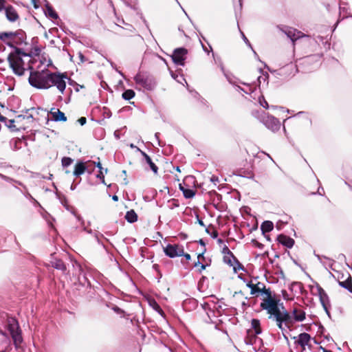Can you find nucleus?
Returning a JSON list of instances; mask_svg holds the SVG:
<instances>
[{
    "instance_id": "1",
    "label": "nucleus",
    "mask_w": 352,
    "mask_h": 352,
    "mask_svg": "<svg viewBox=\"0 0 352 352\" xmlns=\"http://www.w3.org/2000/svg\"><path fill=\"white\" fill-rule=\"evenodd\" d=\"M8 60L14 73L18 76L23 75L27 69H32V67L29 65L32 60L31 55L23 53L19 49L10 54Z\"/></svg>"
},
{
    "instance_id": "2",
    "label": "nucleus",
    "mask_w": 352,
    "mask_h": 352,
    "mask_svg": "<svg viewBox=\"0 0 352 352\" xmlns=\"http://www.w3.org/2000/svg\"><path fill=\"white\" fill-rule=\"evenodd\" d=\"M208 297L203 298L202 302H199V316L206 323H211L214 324V329H217V324L216 323V316L214 309L216 305L214 302L210 303L208 301Z\"/></svg>"
},
{
    "instance_id": "3",
    "label": "nucleus",
    "mask_w": 352,
    "mask_h": 352,
    "mask_svg": "<svg viewBox=\"0 0 352 352\" xmlns=\"http://www.w3.org/2000/svg\"><path fill=\"white\" fill-rule=\"evenodd\" d=\"M50 74L51 72L46 69L32 70L28 78L29 83L35 88L47 89Z\"/></svg>"
},
{
    "instance_id": "4",
    "label": "nucleus",
    "mask_w": 352,
    "mask_h": 352,
    "mask_svg": "<svg viewBox=\"0 0 352 352\" xmlns=\"http://www.w3.org/2000/svg\"><path fill=\"white\" fill-rule=\"evenodd\" d=\"M67 80H68V77L66 73L51 72L48 80V89L54 87L61 94H63L66 88Z\"/></svg>"
},
{
    "instance_id": "5",
    "label": "nucleus",
    "mask_w": 352,
    "mask_h": 352,
    "mask_svg": "<svg viewBox=\"0 0 352 352\" xmlns=\"http://www.w3.org/2000/svg\"><path fill=\"white\" fill-rule=\"evenodd\" d=\"M8 330L12 338L14 344L16 348L20 347L21 344L23 342V338L21 335L19 327L16 320L14 318L8 320Z\"/></svg>"
},
{
    "instance_id": "6",
    "label": "nucleus",
    "mask_w": 352,
    "mask_h": 352,
    "mask_svg": "<svg viewBox=\"0 0 352 352\" xmlns=\"http://www.w3.org/2000/svg\"><path fill=\"white\" fill-rule=\"evenodd\" d=\"M261 122L272 132L278 131L280 128V122L278 119L269 114L265 115L262 118Z\"/></svg>"
},
{
    "instance_id": "7",
    "label": "nucleus",
    "mask_w": 352,
    "mask_h": 352,
    "mask_svg": "<svg viewBox=\"0 0 352 352\" xmlns=\"http://www.w3.org/2000/svg\"><path fill=\"white\" fill-rule=\"evenodd\" d=\"M278 28L283 32L293 43L299 38L308 37V35L291 27H284V28H282L280 26H278Z\"/></svg>"
},
{
    "instance_id": "8",
    "label": "nucleus",
    "mask_w": 352,
    "mask_h": 352,
    "mask_svg": "<svg viewBox=\"0 0 352 352\" xmlns=\"http://www.w3.org/2000/svg\"><path fill=\"white\" fill-rule=\"evenodd\" d=\"M164 252L168 256L174 258L183 255L184 249L179 245L168 244L166 248H164Z\"/></svg>"
},
{
    "instance_id": "9",
    "label": "nucleus",
    "mask_w": 352,
    "mask_h": 352,
    "mask_svg": "<svg viewBox=\"0 0 352 352\" xmlns=\"http://www.w3.org/2000/svg\"><path fill=\"white\" fill-rule=\"evenodd\" d=\"M268 302H270V301ZM260 307L263 310H265L268 314H270L269 318H275L279 316L280 309L279 305H273L272 304L268 303L265 304L261 302Z\"/></svg>"
},
{
    "instance_id": "10",
    "label": "nucleus",
    "mask_w": 352,
    "mask_h": 352,
    "mask_svg": "<svg viewBox=\"0 0 352 352\" xmlns=\"http://www.w3.org/2000/svg\"><path fill=\"white\" fill-rule=\"evenodd\" d=\"M187 50L185 48H177L174 50L172 55L173 62L178 65H184Z\"/></svg>"
},
{
    "instance_id": "11",
    "label": "nucleus",
    "mask_w": 352,
    "mask_h": 352,
    "mask_svg": "<svg viewBox=\"0 0 352 352\" xmlns=\"http://www.w3.org/2000/svg\"><path fill=\"white\" fill-rule=\"evenodd\" d=\"M192 179L191 177H187L184 179L183 184H179V188L183 192V194L186 198H191L195 195L196 190L193 188H189L185 187L187 186V183Z\"/></svg>"
},
{
    "instance_id": "12",
    "label": "nucleus",
    "mask_w": 352,
    "mask_h": 352,
    "mask_svg": "<svg viewBox=\"0 0 352 352\" xmlns=\"http://www.w3.org/2000/svg\"><path fill=\"white\" fill-rule=\"evenodd\" d=\"M4 12L6 19L10 22H16L19 19V14L14 6L9 4V6L6 7V9Z\"/></svg>"
},
{
    "instance_id": "13",
    "label": "nucleus",
    "mask_w": 352,
    "mask_h": 352,
    "mask_svg": "<svg viewBox=\"0 0 352 352\" xmlns=\"http://www.w3.org/2000/svg\"><path fill=\"white\" fill-rule=\"evenodd\" d=\"M222 253L224 255L228 254L232 256L233 258V261L234 262V272H236L237 271L241 270L243 271H245V268L243 265L239 261V260L236 258V256L234 255V254L230 250V249L228 248L227 245H224Z\"/></svg>"
},
{
    "instance_id": "14",
    "label": "nucleus",
    "mask_w": 352,
    "mask_h": 352,
    "mask_svg": "<svg viewBox=\"0 0 352 352\" xmlns=\"http://www.w3.org/2000/svg\"><path fill=\"white\" fill-rule=\"evenodd\" d=\"M277 241L289 249L292 248L295 243V241L292 238L283 234H280L277 236Z\"/></svg>"
},
{
    "instance_id": "15",
    "label": "nucleus",
    "mask_w": 352,
    "mask_h": 352,
    "mask_svg": "<svg viewBox=\"0 0 352 352\" xmlns=\"http://www.w3.org/2000/svg\"><path fill=\"white\" fill-rule=\"evenodd\" d=\"M50 113L52 116V120L56 122H65L67 120V117L65 116V113L58 109L52 108Z\"/></svg>"
},
{
    "instance_id": "16",
    "label": "nucleus",
    "mask_w": 352,
    "mask_h": 352,
    "mask_svg": "<svg viewBox=\"0 0 352 352\" xmlns=\"http://www.w3.org/2000/svg\"><path fill=\"white\" fill-rule=\"evenodd\" d=\"M316 289L322 306H324L326 304H330V300L327 294L318 284L316 285Z\"/></svg>"
},
{
    "instance_id": "17",
    "label": "nucleus",
    "mask_w": 352,
    "mask_h": 352,
    "mask_svg": "<svg viewBox=\"0 0 352 352\" xmlns=\"http://www.w3.org/2000/svg\"><path fill=\"white\" fill-rule=\"evenodd\" d=\"M289 289L295 295H301L303 293L304 287L302 283L294 281L290 284Z\"/></svg>"
},
{
    "instance_id": "18",
    "label": "nucleus",
    "mask_w": 352,
    "mask_h": 352,
    "mask_svg": "<svg viewBox=\"0 0 352 352\" xmlns=\"http://www.w3.org/2000/svg\"><path fill=\"white\" fill-rule=\"evenodd\" d=\"M311 336L307 333H301L298 335V339L296 342L302 348L305 349L308 345L309 342L311 340Z\"/></svg>"
},
{
    "instance_id": "19",
    "label": "nucleus",
    "mask_w": 352,
    "mask_h": 352,
    "mask_svg": "<svg viewBox=\"0 0 352 352\" xmlns=\"http://www.w3.org/2000/svg\"><path fill=\"white\" fill-rule=\"evenodd\" d=\"M220 67L225 77L228 80V81L232 85L236 86L238 83L241 82L239 80L233 76L231 73L226 72L223 66V64L220 63Z\"/></svg>"
},
{
    "instance_id": "20",
    "label": "nucleus",
    "mask_w": 352,
    "mask_h": 352,
    "mask_svg": "<svg viewBox=\"0 0 352 352\" xmlns=\"http://www.w3.org/2000/svg\"><path fill=\"white\" fill-rule=\"evenodd\" d=\"M199 44L201 45L204 52L207 54L209 55L210 53H212V56L213 57V59L215 62V63H217L218 62L221 63V60L219 57H215V54L212 51V48L211 45L209 43L204 44L201 42V41L199 39Z\"/></svg>"
},
{
    "instance_id": "21",
    "label": "nucleus",
    "mask_w": 352,
    "mask_h": 352,
    "mask_svg": "<svg viewBox=\"0 0 352 352\" xmlns=\"http://www.w3.org/2000/svg\"><path fill=\"white\" fill-rule=\"evenodd\" d=\"M87 170V166L85 163L79 162L76 163L74 167V175L76 177H78L82 175Z\"/></svg>"
},
{
    "instance_id": "22",
    "label": "nucleus",
    "mask_w": 352,
    "mask_h": 352,
    "mask_svg": "<svg viewBox=\"0 0 352 352\" xmlns=\"http://www.w3.org/2000/svg\"><path fill=\"white\" fill-rule=\"evenodd\" d=\"M134 80L138 85H141L143 87L149 88L148 80L143 75L140 74H137L135 76Z\"/></svg>"
},
{
    "instance_id": "23",
    "label": "nucleus",
    "mask_w": 352,
    "mask_h": 352,
    "mask_svg": "<svg viewBox=\"0 0 352 352\" xmlns=\"http://www.w3.org/2000/svg\"><path fill=\"white\" fill-rule=\"evenodd\" d=\"M274 228V224L271 221H264L261 226L263 234L271 232Z\"/></svg>"
},
{
    "instance_id": "24",
    "label": "nucleus",
    "mask_w": 352,
    "mask_h": 352,
    "mask_svg": "<svg viewBox=\"0 0 352 352\" xmlns=\"http://www.w3.org/2000/svg\"><path fill=\"white\" fill-rule=\"evenodd\" d=\"M142 155L144 156L146 163L149 165L151 169L154 172V173H157V166L152 162L151 157L144 151H140V149H138Z\"/></svg>"
},
{
    "instance_id": "25",
    "label": "nucleus",
    "mask_w": 352,
    "mask_h": 352,
    "mask_svg": "<svg viewBox=\"0 0 352 352\" xmlns=\"http://www.w3.org/2000/svg\"><path fill=\"white\" fill-rule=\"evenodd\" d=\"M282 311L279 313V318L282 321L287 323L289 322L291 320V316L289 313L284 308L283 303L280 304Z\"/></svg>"
},
{
    "instance_id": "26",
    "label": "nucleus",
    "mask_w": 352,
    "mask_h": 352,
    "mask_svg": "<svg viewBox=\"0 0 352 352\" xmlns=\"http://www.w3.org/2000/svg\"><path fill=\"white\" fill-rule=\"evenodd\" d=\"M251 326H252V328L254 331V333L255 335H259V334L261 333L262 330H261V322H260V320L258 319L253 318L251 320Z\"/></svg>"
},
{
    "instance_id": "27",
    "label": "nucleus",
    "mask_w": 352,
    "mask_h": 352,
    "mask_svg": "<svg viewBox=\"0 0 352 352\" xmlns=\"http://www.w3.org/2000/svg\"><path fill=\"white\" fill-rule=\"evenodd\" d=\"M256 336L257 335H255L254 333L252 334L251 330H248L247 336L244 338V342L245 343V344L253 345L256 338Z\"/></svg>"
},
{
    "instance_id": "28",
    "label": "nucleus",
    "mask_w": 352,
    "mask_h": 352,
    "mask_svg": "<svg viewBox=\"0 0 352 352\" xmlns=\"http://www.w3.org/2000/svg\"><path fill=\"white\" fill-rule=\"evenodd\" d=\"M50 263H51V265L57 270H60L62 271H65L66 270V267H65V264L60 259L55 258V259L52 260Z\"/></svg>"
},
{
    "instance_id": "29",
    "label": "nucleus",
    "mask_w": 352,
    "mask_h": 352,
    "mask_svg": "<svg viewBox=\"0 0 352 352\" xmlns=\"http://www.w3.org/2000/svg\"><path fill=\"white\" fill-rule=\"evenodd\" d=\"M338 284L340 287L347 289L349 292L352 293V281L350 276L344 281H339Z\"/></svg>"
},
{
    "instance_id": "30",
    "label": "nucleus",
    "mask_w": 352,
    "mask_h": 352,
    "mask_svg": "<svg viewBox=\"0 0 352 352\" xmlns=\"http://www.w3.org/2000/svg\"><path fill=\"white\" fill-rule=\"evenodd\" d=\"M259 73L261 74L257 78L258 80V85L260 86L261 83V80H263L264 82H266V84H268V79H269V74L267 72H264L263 70L260 68L258 69Z\"/></svg>"
},
{
    "instance_id": "31",
    "label": "nucleus",
    "mask_w": 352,
    "mask_h": 352,
    "mask_svg": "<svg viewBox=\"0 0 352 352\" xmlns=\"http://www.w3.org/2000/svg\"><path fill=\"white\" fill-rule=\"evenodd\" d=\"M339 10H340V16L342 14V19L346 18L349 14V7L348 4L346 3H342L340 4L339 6Z\"/></svg>"
},
{
    "instance_id": "32",
    "label": "nucleus",
    "mask_w": 352,
    "mask_h": 352,
    "mask_svg": "<svg viewBox=\"0 0 352 352\" xmlns=\"http://www.w3.org/2000/svg\"><path fill=\"white\" fill-rule=\"evenodd\" d=\"M125 219L129 223L135 222L138 219V216L134 210H131L128 211L125 215Z\"/></svg>"
},
{
    "instance_id": "33",
    "label": "nucleus",
    "mask_w": 352,
    "mask_h": 352,
    "mask_svg": "<svg viewBox=\"0 0 352 352\" xmlns=\"http://www.w3.org/2000/svg\"><path fill=\"white\" fill-rule=\"evenodd\" d=\"M270 302V304H272L273 305H279V300L276 298L274 294H272V296H269V298H266L263 299L262 303L268 304V302Z\"/></svg>"
},
{
    "instance_id": "34",
    "label": "nucleus",
    "mask_w": 352,
    "mask_h": 352,
    "mask_svg": "<svg viewBox=\"0 0 352 352\" xmlns=\"http://www.w3.org/2000/svg\"><path fill=\"white\" fill-rule=\"evenodd\" d=\"M135 96V92L132 89H127L122 94V98L125 100H131Z\"/></svg>"
},
{
    "instance_id": "35",
    "label": "nucleus",
    "mask_w": 352,
    "mask_h": 352,
    "mask_svg": "<svg viewBox=\"0 0 352 352\" xmlns=\"http://www.w3.org/2000/svg\"><path fill=\"white\" fill-rule=\"evenodd\" d=\"M37 60H39L41 65H45L47 66L50 65L52 64L51 60L50 59H47L43 56H38L37 57V58H34L33 60V61L35 63L37 62Z\"/></svg>"
},
{
    "instance_id": "36",
    "label": "nucleus",
    "mask_w": 352,
    "mask_h": 352,
    "mask_svg": "<svg viewBox=\"0 0 352 352\" xmlns=\"http://www.w3.org/2000/svg\"><path fill=\"white\" fill-rule=\"evenodd\" d=\"M243 85H248V89H244V88H242L241 87L239 86L238 85H236V89L237 91H243V93L246 94H250L253 91L252 90V88L250 87V85L248 84H246L245 82H242Z\"/></svg>"
},
{
    "instance_id": "37",
    "label": "nucleus",
    "mask_w": 352,
    "mask_h": 352,
    "mask_svg": "<svg viewBox=\"0 0 352 352\" xmlns=\"http://www.w3.org/2000/svg\"><path fill=\"white\" fill-rule=\"evenodd\" d=\"M323 258L326 260V261H324V263H325V266H324V267L327 270L328 268H330V269H331V270H333V264H334L335 261H334L333 259L329 258H328V257H327V256H323Z\"/></svg>"
},
{
    "instance_id": "38",
    "label": "nucleus",
    "mask_w": 352,
    "mask_h": 352,
    "mask_svg": "<svg viewBox=\"0 0 352 352\" xmlns=\"http://www.w3.org/2000/svg\"><path fill=\"white\" fill-rule=\"evenodd\" d=\"M223 262L228 265L230 267L234 266V262L233 261V258L231 256L226 254L223 256Z\"/></svg>"
},
{
    "instance_id": "39",
    "label": "nucleus",
    "mask_w": 352,
    "mask_h": 352,
    "mask_svg": "<svg viewBox=\"0 0 352 352\" xmlns=\"http://www.w3.org/2000/svg\"><path fill=\"white\" fill-rule=\"evenodd\" d=\"M305 319V312L304 311H298L297 315H295V320L302 322Z\"/></svg>"
},
{
    "instance_id": "40",
    "label": "nucleus",
    "mask_w": 352,
    "mask_h": 352,
    "mask_svg": "<svg viewBox=\"0 0 352 352\" xmlns=\"http://www.w3.org/2000/svg\"><path fill=\"white\" fill-rule=\"evenodd\" d=\"M258 102L260 105L262 106L263 108L266 109L270 108V106L263 96H261L258 98Z\"/></svg>"
},
{
    "instance_id": "41",
    "label": "nucleus",
    "mask_w": 352,
    "mask_h": 352,
    "mask_svg": "<svg viewBox=\"0 0 352 352\" xmlns=\"http://www.w3.org/2000/svg\"><path fill=\"white\" fill-rule=\"evenodd\" d=\"M259 294H261V295H265L266 298H269V296H272V292L270 288H266L265 286L262 287V290Z\"/></svg>"
},
{
    "instance_id": "42",
    "label": "nucleus",
    "mask_w": 352,
    "mask_h": 352,
    "mask_svg": "<svg viewBox=\"0 0 352 352\" xmlns=\"http://www.w3.org/2000/svg\"><path fill=\"white\" fill-rule=\"evenodd\" d=\"M73 162V160L68 157H64L62 159V165L64 167H67Z\"/></svg>"
},
{
    "instance_id": "43",
    "label": "nucleus",
    "mask_w": 352,
    "mask_h": 352,
    "mask_svg": "<svg viewBox=\"0 0 352 352\" xmlns=\"http://www.w3.org/2000/svg\"><path fill=\"white\" fill-rule=\"evenodd\" d=\"M246 286L250 289V294L252 295H256V291L254 289V284L252 283V281H249L246 283Z\"/></svg>"
},
{
    "instance_id": "44",
    "label": "nucleus",
    "mask_w": 352,
    "mask_h": 352,
    "mask_svg": "<svg viewBox=\"0 0 352 352\" xmlns=\"http://www.w3.org/2000/svg\"><path fill=\"white\" fill-rule=\"evenodd\" d=\"M314 58H315L314 56H309L305 57L304 58H302L301 60V62L300 63V64H308V63H311Z\"/></svg>"
},
{
    "instance_id": "45",
    "label": "nucleus",
    "mask_w": 352,
    "mask_h": 352,
    "mask_svg": "<svg viewBox=\"0 0 352 352\" xmlns=\"http://www.w3.org/2000/svg\"><path fill=\"white\" fill-rule=\"evenodd\" d=\"M254 287L256 294H259L262 290V287H265V285L263 283L258 282L256 284H254Z\"/></svg>"
},
{
    "instance_id": "46",
    "label": "nucleus",
    "mask_w": 352,
    "mask_h": 352,
    "mask_svg": "<svg viewBox=\"0 0 352 352\" xmlns=\"http://www.w3.org/2000/svg\"><path fill=\"white\" fill-rule=\"evenodd\" d=\"M47 13L53 19H57L58 15L56 12L52 8H47Z\"/></svg>"
},
{
    "instance_id": "47",
    "label": "nucleus",
    "mask_w": 352,
    "mask_h": 352,
    "mask_svg": "<svg viewBox=\"0 0 352 352\" xmlns=\"http://www.w3.org/2000/svg\"><path fill=\"white\" fill-rule=\"evenodd\" d=\"M252 243L256 248L259 249H263L264 248V245L261 243L258 242L256 239H252Z\"/></svg>"
},
{
    "instance_id": "48",
    "label": "nucleus",
    "mask_w": 352,
    "mask_h": 352,
    "mask_svg": "<svg viewBox=\"0 0 352 352\" xmlns=\"http://www.w3.org/2000/svg\"><path fill=\"white\" fill-rule=\"evenodd\" d=\"M274 319H275V320H276V324H277L278 327L280 330L283 331V330H284V328H283V322H283V321H282V320H280V318H279V316H278V317L275 318Z\"/></svg>"
},
{
    "instance_id": "49",
    "label": "nucleus",
    "mask_w": 352,
    "mask_h": 352,
    "mask_svg": "<svg viewBox=\"0 0 352 352\" xmlns=\"http://www.w3.org/2000/svg\"><path fill=\"white\" fill-rule=\"evenodd\" d=\"M9 4L7 3L6 0H0V12L5 11L6 7L8 6Z\"/></svg>"
},
{
    "instance_id": "50",
    "label": "nucleus",
    "mask_w": 352,
    "mask_h": 352,
    "mask_svg": "<svg viewBox=\"0 0 352 352\" xmlns=\"http://www.w3.org/2000/svg\"><path fill=\"white\" fill-rule=\"evenodd\" d=\"M208 178L209 182L213 183L214 186H216L217 182H219L218 177H215L214 175L208 176Z\"/></svg>"
},
{
    "instance_id": "51",
    "label": "nucleus",
    "mask_w": 352,
    "mask_h": 352,
    "mask_svg": "<svg viewBox=\"0 0 352 352\" xmlns=\"http://www.w3.org/2000/svg\"><path fill=\"white\" fill-rule=\"evenodd\" d=\"M41 52V50L39 47H34L33 50H31L30 53L32 54V55H34V56H37L38 57L39 56V54Z\"/></svg>"
},
{
    "instance_id": "52",
    "label": "nucleus",
    "mask_w": 352,
    "mask_h": 352,
    "mask_svg": "<svg viewBox=\"0 0 352 352\" xmlns=\"http://www.w3.org/2000/svg\"><path fill=\"white\" fill-rule=\"evenodd\" d=\"M212 239H216L218 236V232L214 228H211V233L210 234Z\"/></svg>"
},
{
    "instance_id": "53",
    "label": "nucleus",
    "mask_w": 352,
    "mask_h": 352,
    "mask_svg": "<svg viewBox=\"0 0 352 352\" xmlns=\"http://www.w3.org/2000/svg\"><path fill=\"white\" fill-rule=\"evenodd\" d=\"M330 306V304H326L324 306H322L324 310L325 311L327 315L329 316V318H331V314L329 310V307Z\"/></svg>"
},
{
    "instance_id": "54",
    "label": "nucleus",
    "mask_w": 352,
    "mask_h": 352,
    "mask_svg": "<svg viewBox=\"0 0 352 352\" xmlns=\"http://www.w3.org/2000/svg\"><path fill=\"white\" fill-rule=\"evenodd\" d=\"M241 35L243 37V39L244 42L251 48L252 49V45L250 44L249 40L247 38V37L245 36V34L241 32Z\"/></svg>"
},
{
    "instance_id": "55",
    "label": "nucleus",
    "mask_w": 352,
    "mask_h": 352,
    "mask_svg": "<svg viewBox=\"0 0 352 352\" xmlns=\"http://www.w3.org/2000/svg\"><path fill=\"white\" fill-rule=\"evenodd\" d=\"M199 226H201L205 228L206 231L208 233H211V228H206L205 225L204 224V222L201 219H199Z\"/></svg>"
},
{
    "instance_id": "56",
    "label": "nucleus",
    "mask_w": 352,
    "mask_h": 352,
    "mask_svg": "<svg viewBox=\"0 0 352 352\" xmlns=\"http://www.w3.org/2000/svg\"><path fill=\"white\" fill-rule=\"evenodd\" d=\"M78 122L80 124V125H84L87 122V119L85 117H81L78 120Z\"/></svg>"
},
{
    "instance_id": "57",
    "label": "nucleus",
    "mask_w": 352,
    "mask_h": 352,
    "mask_svg": "<svg viewBox=\"0 0 352 352\" xmlns=\"http://www.w3.org/2000/svg\"><path fill=\"white\" fill-rule=\"evenodd\" d=\"M199 352H208L207 349L199 342Z\"/></svg>"
},
{
    "instance_id": "58",
    "label": "nucleus",
    "mask_w": 352,
    "mask_h": 352,
    "mask_svg": "<svg viewBox=\"0 0 352 352\" xmlns=\"http://www.w3.org/2000/svg\"><path fill=\"white\" fill-rule=\"evenodd\" d=\"M316 256L318 258V261L322 264L323 266H325V263L322 261V258L324 256H320L318 254H316Z\"/></svg>"
},
{
    "instance_id": "59",
    "label": "nucleus",
    "mask_w": 352,
    "mask_h": 352,
    "mask_svg": "<svg viewBox=\"0 0 352 352\" xmlns=\"http://www.w3.org/2000/svg\"><path fill=\"white\" fill-rule=\"evenodd\" d=\"M282 294H283V298L285 300H289V298L288 297V295H287V293L285 290H282Z\"/></svg>"
},
{
    "instance_id": "60",
    "label": "nucleus",
    "mask_w": 352,
    "mask_h": 352,
    "mask_svg": "<svg viewBox=\"0 0 352 352\" xmlns=\"http://www.w3.org/2000/svg\"><path fill=\"white\" fill-rule=\"evenodd\" d=\"M199 265L201 267V269L199 270V272L203 270H205L206 267L208 265V263H206V264H203L201 263L200 261H199Z\"/></svg>"
},
{
    "instance_id": "61",
    "label": "nucleus",
    "mask_w": 352,
    "mask_h": 352,
    "mask_svg": "<svg viewBox=\"0 0 352 352\" xmlns=\"http://www.w3.org/2000/svg\"><path fill=\"white\" fill-rule=\"evenodd\" d=\"M324 331H325L324 327L322 324H320L319 326L318 333H323Z\"/></svg>"
},
{
    "instance_id": "62",
    "label": "nucleus",
    "mask_w": 352,
    "mask_h": 352,
    "mask_svg": "<svg viewBox=\"0 0 352 352\" xmlns=\"http://www.w3.org/2000/svg\"><path fill=\"white\" fill-rule=\"evenodd\" d=\"M324 339L327 340V341H330V340H333L332 338L330 336L329 334H327L326 336H324Z\"/></svg>"
},
{
    "instance_id": "63",
    "label": "nucleus",
    "mask_w": 352,
    "mask_h": 352,
    "mask_svg": "<svg viewBox=\"0 0 352 352\" xmlns=\"http://www.w3.org/2000/svg\"><path fill=\"white\" fill-rule=\"evenodd\" d=\"M98 177H102L104 178V174H103V170L102 169H100V173L98 175Z\"/></svg>"
},
{
    "instance_id": "64",
    "label": "nucleus",
    "mask_w": 352,
    "mask_h": 352,
    "mask_svg": "<svg viewBox=\"0 0 352 352\" xmlns=\"http://www.w3.org/2000/svg\"><path fill=\"white\" fill-rule=\"evenodd\" d=\"M113 310L117 313H122V311L118 307H113Z\"/></svg>"
}]
</instances>
